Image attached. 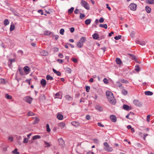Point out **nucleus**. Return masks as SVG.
<instances>
[{
  "instance_id": "27",
  "label": "nucleus",
  "mask_w": 154,
  "mask_h": 154,
  "mask_svg": "<svg viewBox=\"0 0 154 154\" xmlns=\"http://www.w3.org/2000/svg\"><path fill=\"white\" fill-rule=\"evenodd\" d=\"M99 26L101 27H103L104 28L106 29L107 28V25L106 24H100L99 25Z\"/></svg>"
},
{
  "instance_id": "15",
  "label": "nucleus",
  "mask_w": 154,
  "mask_h": 154,
  "mask_svg": "<svg viewBox=\"0 0 154 154\" xmlns=\"http://www.w3.org/2000/svg\"><path fill=\"white\" fill-rule=\"evenodd\" d=\"M110 119L112 122H116V116L114 115H111L110 116Z\"/></svg>"
},
{
  "instance_id": "40",
  "label": "nucleus",
  "mask_w": 154,
  "mask_h": 154,
  "mask_svg": "<svg viewBox=\"0 0 154 154\" xmlns=\"http://www.w3.org/2000/svg\"><path fill=\"white\" fill-rule=\"evenodd\" d=\"M45 145H46L45 146V147H49L50 146H51L49 143H48L47 142L45 141L44 142Z\"/></svg>"
},
{
  "instance_id": "14",
  "label": "nucleus",
  "mask_w": 154,
  "mask_h": 154,
  "mask_svg": "<svg viewBox=\"0 0 154 154\" xmlns=\"http://www.w3.org/2000/svg\"><path fill=\"white\" fill-rule=\"evenodd\" d=\"M55 98H59L61 99L62 97V95L60 93H57L55 94Z\"/></svg>"
},
{
  "instance_id": "13",
  "label": "nucleus",
  "mask_w": 154,
  "mask_h": 154,
  "mask_svg": "<svg viewBox=\"0 0 154 154\" xmlns=\"http://www.w3.org/2000/svg\"><path fill=\"white\" fill-rule=\"evenodd\" d=\"M41 54L43 56H47L48 55V52L44 50H42L40 52Z\"/></svg>"
},
{
  "instance_id": "7",
  "label": "nucleus",
  "mask_w": 154,
  "mask_h": 154,
  "mask_svg": "<svg viewBox=\"0 0 154 154\" xmlns=\"http://www.w3.org/2000/svg\"><path fill=\"white\" fill-rule=\"evenodd\" d=\"M130 9L132 11H135L136 9L137 5L134 3L131 4L129 6Z\"/></svg>"
},
{
  "instance_id": "38",
  "label": "nucleus",
  "mask_w": 154,
  "mask_h": 154,
  "mask_svg": "<svg viewBox=\"0 0 154 154\" xmlns=\"http://www.w3.org/2000/svg\"><path fill=\"white\" fill-rule=\"evenodd\" d=\"M65 70H66V71L69 73H70L71 72V69L69 67H66L65 69Z\"/></svg>"
},
{
  "instance_id": "47",
  "label": "nucleus",
  "mask_w": 154,
  "mask_h": 154,
  "mask_svg": "<svg viewBox=\"0 0 154 154\" xmlns=\"http://www.w3.org/2000/svg\"><path fill=\"white\" fill-rule=\"evenodd\" d=\"M121 82L122 83H124L125 84H127L128 83V81H127V80H125L123 79H122L121 80Z\"/></svg>"
},
{
  "instance_id": "34",
  "label": "nucleus",
  "mask_w": 154,
  "mask_h": 154,
  "mask_svg": "<svg viewBox=\"0 0 154 154\" xmlns=\"http://www.w3.org/2000/svg\"><path fill=\"white\" fill-rule=\"evenodd\" d=\"M91 22V20L90 19H88L85 20V23L86 25H88L90 24Z\"/></svg>"
},
{
  "instance_id": "49",
  "label": "nucleus",
  "mask_w": 154,
  "mask_h": 154,
  "mask_svg": "<svg viewBox=\"0 0 154 154\" xmlns=\"http://www.w3.org/2000/svg\"><path fill=\"white\" fill-rule=\"evenodd\" d=\"M9 61L10 62L11 64V63L13 62H14L15 61V60L14 59H10L9 60Z\"/></svg>"
},
{
  "instance_id": "42",
  "label": "nucleus",
  "mask_w": 154,
  "mask_h": 154,
  "mask_svg": "<svg viewBox=\"0 0 154 154\" xmlns=\"http://www.w3.org/2000/svg\"><path fill=\"white\" fill-rule=\"evenodd\" d=\"M64 32V30L63 29H61L60 31V33L62 35H63Z\"/></svg>"
},
{
  "instance_id": "5",
  "label": "nucleus",
  "mask_w": 154,
  "mask_h": 154,
  "mask_svg": "<svg viewBox=\"0 0 154 154\" xmlns=\"http://www.w3.org/2000/svg\"><path fill=\"white\" fill-rule=\"evenodd\" d=\"M23 70L24 73L26 75L28 74L31 71L30 69L27 66L24 67Z\"/></svg>"
},
{
  "instance_id": "55",
  "label": "nucleus",
  "mask_w": 154,
  "mask_h": 154,
  "mask_svg": "<svg viewBox=\"0 0 154 154\" xmlns=\"http://www.w3.org/2000/svg\"><path fill=\"white\" fill-rule=\"evenodd\" d=\"M52 36H53L54 37H55V39L56 40H57L58 38H59V36L58 35H55L54 34H52Z\"/></svg>"
},
{
  "instance_id": "45",
  "label": "nucleus",
  "mask_w": 154,
  "mask_h": 154,
  "mask_svg": "<svg viewBox=\"0 0 154 154\" xmlns=\"http://www.w3.org/2000/svg\"><path fill=\"white\" fill-rule=\"evenodd\" d=\"M103 82L106 84H107L109 81L108 79H107L106 78H105L103 80Z\"/></svg>"
},
{
  "instance_id": "51",
  "label": "nucleus",
  "mask_w": 154,
  "mask_h": 154,
  "mask_svg": "<svg viewBox=\"0 0 154 154\" xmlns=\"http://www.w3.org/2000/svg\"><path fill=\"white\" fill-rule=\"evenodd\" d=\"M85 15L84 14L80 13V19H82L84 17H85Z\"/></svg>"
},
{
  "instance_id": "32",
  "label": "nucleus",
  "mask_w": 154,
  "mask_h": 154,
  "mask_svg": "<svg viewBox=\"0 0 154 154\" xmlns=\"http://www.w3.org/2000/svg\"><path fill=\"white\" fill-rule=\"evenodd\" d=\"M5 98L8 99H11L12 97L11 96L9 95L8 94H6L5 95Z\"/></svg>"
},
{
  "instance_id": "54",
  "label": "nucleus",
  "mask_w": 154,
  "mask_h": 154,
  "mask_svg": "<svg viewBox=\"0 0 154 154\" xmlns=\"http://www.w3.org/2000/svg\"><path fill=\"white\" fill-rule=\"evenodd\" d=\"M130 55L131 57V58L133 60H135V56L134 55L131 54H130Z\"/></svg>"
},
{
  "instance_id": "1",
  "label": "nucleus",
  "mask_w": 154,
  "mask_h": 154,
  "mask_svg": "<svg viewBox=\"0 0 154 154\" xmlns=\"http://www.w3.org/2000/svg\"><path fill=\"white\" fill-rule=\"evenodd\" d=\"M106 95L110 103L112 105H115L116 99L112 93L110 91H108L106 92Z\"/></svg>"
},
{
  "instance_id": "21",
  "label": "nucleus",
  "mask_w": 154,
  "mask_h": 154,
  "mask_svg": "<svg viewBox=\"0 0 154 154\" xmlns=\"http://www.w3.org/2000/svg\"><path fill=\"white\" fill-rule=\"evenodd\" d=\"M58 126L61 128H63L65 126V124L63 122L59 123L58 124Z\"/></svg>"
},
{
  "instance_id": "19",
  "label": "nucleus",
  "mask_w": 154,
  "mask_h": 154,
  "mask_svg": "<svg viewBox=\"0 0 154 154\" xmlns=\"http://www.w3.org/2000/svg\"><path fill=\"white\" fill-rule=\"evenodd\" d=\"M40 83L42 85L43 87H44L46 85V81L44 79H43L41 81Z\"/></svg>"
},
{
  "instance_id": "24",
  "label": "nucleus",
  "mask_w": 154,
  "mask_h": 154,
  "mask_svg": "<svg viewBox=\"0 0 154 154\" xmlns=\"http://www.w3.org/2000/svg\"><path fill=\"white\" fill-rule=\"evenodd\" d=\"M145 10L148 13H150L151 10V8L148 6H146L145 7Z\"/></svg>"
},
{
  "instance_id": "30",
  "label": "nucleus",
  "mask_w": 154,
  "mask_h": 154,
  "mask_svg": "<svg viewBox=\"0 0 154 154\" xmlns=\"http://www.w3.org/2000/svg\"><path fill=\"white\" fill-rule=\"evenodd\" d=\"M123 109L125 110H128L129 109V106L127 105L124 104L123 106Z\"/></svg>"
},
{
  "instance_id": "3",
  "label": "nucleus",
  "mask_w": 154,
  "mask_h": 154,
  "mask_svg": "<svg viewBox=\"0 0 154 154\" xmlns=\"http://www.w3.org/2000/svg\"><path fill=\"white\" fill-rule=\"evenodd\" d=\"M116 86L119 87L120 89H123L122 91V93L125 95H126L128 93L127 91L125 89H123V87L122 86V85L119 82H116Z\"/></svg>"
},
{
  "instance_id": "4",
  "label": "nucleus",
  "mask_w": 154,
  "mask_h": 154,
  "mask_svg": "<svg viewBox=\"0 0 154 154\" xmlns=\"http://www.w3.org/2000/svg\"><path fill=\"white\" fill-rule=\"evenodd\" d=\"M81 5L84 7L86 9L88 10L90 9V7L88 3L85 1L82 0L81 1Z\"/></svg>"
},
{
  "instance_id": "16",
  "label": "nucleus",
  "mask_w": 154,
  "mask_h": 154,
  "mask_svg": "<svg viewBox=\"0 0 154 154\" xmlns=\"http://www.w3.org/2000/svg\"><path fill=\"white\" fill-rule=\"evenodd\" d=\"M71 124L73 126L76 127H77L79 125V124L78 122L75 121L72 122Z\"/></svg>"
},
{
  "instance_id": "9",
  "label": "nucleus",
  "mask_w": 154,
  "mask_h": 154,
  "mask_svg": "<svg viewBox=\"0 0 154 154\" xmlns=\"http://www.w3.org/2000/svg\"><path fill=\"white\" fill-rule=\"evenodd\" d=\"M58 141L59 145L61 146L62 147H63L65 146V143L63 139L62 138H60L59 139Z\"/></svg>"
},
{
  "instance_id": "26",
  "label": "nucleus",
  "mask_w": 154,
  "mask_h": 154,
  "mask_svg": "<svg viewBox=\"0 0 154 154\" xmlns=\"http://www.w3.org/2000/svg\"><path fill=\"white\" fill-rule=\"evenodd\" d=\"M144 93L146 95H152L153 94V93L150 91H145Z\"/></svg>"
},
{
  "instance_id": "23",
  "label": "nucleus",
  "mask_w": 154,
  "mask_h": 154,
  "mask_svg": "<svg viewBox=\"0 0 154 154\" xmlns=\"http://www.w3.org/2000/svg\"><path fill=\"white\" fill-rule=\"evenodd\" d=\"M93 38L97 39L99 38V35L97 33H95L92 35Z\"/></svg>"
},
{
  "instance_id": "52",
  "label": "nucleus",
  "mask_w": 154,
  "mask_h": 154,
  "mask_svg": "<svg viewBox=\"0 0 154 154\" xmlns=\"http://www.w3.org/2000/svg\"><path fill=\"white\" fill-rule=\"evenodd\" d=\"M122 37V35H119L117 36H116V40L120 39Z\"/></svg>"
},
{
  "instance_id": "46",
  "label": "nucleus",
  "mask_w": 154,
  "mask_h": 154,
  "mask_svg": "<svg viewBox=\"0 0 154 154\" xmlns=\"http://www.w3.org/2000/svg\"><path fill=\"white\" fill-rule=\"evenodd\" d=\"M46 128H47V131L48 132L50 131V129L49 128V125L48 124H47L46 125Z\"/></svg>"
},
{
  "instance_id": "56",
  "label": "nucleus",
  "mask_w": 154,
  "mask_h": 154,
  "mask_svg": "<svg viewBox=\"0 0 154 154\" xmlns=\"http://www.w3.org/2000/svg\"><path fill=\"white\" fill-rule=\"evenodd\" d=\"M94 142L96 143H98L99 140L97 139H93Z\"/></svg>"
},
{
  "instance_id": "37",
  "label": "nucleus",
  "mask_w": 154,
  "mask_h": 154,
  "mask_svg": "<svg viewBox=\"0 0 154 154\" xmlns=\"http://www.w3.org/2000/svg\"><path fill=\"white\" fill-rule=\"evenodd\" d=\"M9 21L7 19H5L4 21V24L5 26L8 25L9 24Z\"/></svg>"
},
{
  "instance_id": "53",
  "label": "nucleus",
  "mask_w": 154,
  "mask_h": 154,
  "mask_svg": "<svg viewBox=\"0 0 154 154\" xmlns=\"http://www.w3.org/2000/svg\"><path fill=\"white\" fill-rule=\"evenodd\" d=\"M59 49L58 48L56 47H54L53 48V51H54L55 52H57L58 51Z\"/></svg>"
},
{
  "instance_id": "18",
  "label": "nucleus",
  "mask_w": 154,
  "mask_h": 154,
  "mask_svg": "<svg viewBox=\"0 0 154 154\" xmlns=\"http://www.w3.org/2000/svg\"><path fill=\"white\" fill-rule=\"evenodd\" d=\"M57 118L60 120H62L63 119V116L60 113H58L57 115Z\"/></svg>"
},
{
  "instance_id": "39",
  "label": "nucleus",
  "mask_w": 154,
  "mask_h": 154,
  "mask_svg": "<svg viewBox=\"0 0 154 154\" xmlns=\"http://www.w3.org/2000/svg\"><path fill=\"white\" fill-rule=\"evenodd\" d=\"M17 149L16 148L12 151V153L14 154H19V153L17 152Z\"/></svg>"
},
{
  "instance_id": "57",
  "label": "nucleus",
  "mask_w": 154,
  "mask_h": 154,
  "mask_svg": "<svg viewBox=\"0 0 154 154\" xmlns=\"http://www.w3.org/2000/svg\"><path fill=\"white\" fill-rule=\"evenodd\" d=\"M90 89V87L89 86H86V91L87 92H89Z\"/></svg>"
},
{
  "instance_id": "61",
  "label": "nucleus",
  "mask_w": 154,
  "mask_h": 154,
  "mask_svg": "<svg viewBox=\"0 0 154 154\" xmlns=\"http://www.w3.org/2000/svg\"><path fill=\"white\" fill-rule=\"evenodd\" d=\"M79 13V10L78 9H76L74 11V13L75 14H77Z\"/></svg>"
},
{
  "instance_id": "63",
  "label": "nucleus",
  "mask_w": 154,
  "mask_h": 154,
  "mask_svg": "<svg viewBox=\"0 0 154 154\" xmlns=\"http://www.w3.org/2000/svg\"><path fill=\"white\" fill-rule=\"evenodd\" d=\"M150 115H148L147 116V118H146V120L147 122H149L150 121Z\"/></svg>"
},
{
  "instance_id": "62",
  "label": "nucleus",
  "mask_w": 154,
  "mask_h": 154,
  "mask_svg": "<svg viewBox=\"0 0 154 154\" xmlns=\"http://www.w3.org/2000/svg\"><path fill=\"white\" fill-rule=\"evenodd\" d=\"M86 119L88 120H89L90 119L91 117H90V116L89 115H86Z\"/></svg>"
},
{
  "instance_id": "44",
  "label": "nucleus",
  "mask_w": 154,
  "mask_h": 154,
  "mask_svg": "<svg viewBox=\"0 0 154 154\" xmlns=\"http://www.w3.org/2000/svg\"><path fill=\"white\" fill-rule=\"evenodd\" d=\"M14 25H11L10 27V30L11 31L14 30Z\"/></svg>"
},
{
  "instance_id": "29",
  "label": "nucleus",
  "mask_w": 154,
  "mask_h": 154,
  "mask_svg": "<svg viewBox=\"0 0 154 154\" xmlns=\"http://www.w3.org/2000/svg\"><path fill=\"white\" fill-rule=\"evenodd\" d=\"M7 81L4 79H2L0 78V83L5 84L6 83Z\"/></svg>"
},
{
  "instance_id": "25",
  "label": "nucleus",
  "mask_w": 154,
  "mask_h": 154,
  "mask_svg": "<svg viewBox=\"0 0 154 154\" xmlns=\"http://www.w3.org/2000/svg\"><path fill=\"white\" fill-rule=\"evenodd\" d=\"M105 150L108 152H111L112 151V147L108 146V147L107 148H104Z\"/></svg>"
},
{
  "instance_id": "48",
  "label": "nucleus",
  "mask_w": 154,
  "mask_h": 154,
  "mask_svg": "<svg viewBox=\"0 0 154 154\" xmlns=\"http://www.w3.org/2000/svg\"><path fill=\"white\" fill-rule=\"evenodd\" d=\"M135 34V32L134 31H132L130 34V35L131 37H134Z\"/></svg>"
},
{
  "instance_id": "33",
  "label": "nucleus",
  "mask_w": 154,
  "mask_h": 154,
  "mask_svg": "<svg viewBox=\"0 0 154 154\" xmlns=\"http://www.w3.org/2000/svg\"><path fill=\"white\" fill-rule=\"evenodd\" d=\"M66 98L69 100H71L72 99V97L69 95H67L65 96Z\"/></svg>"
},
{
  "instance_id": "6",
  "label": "nucleus",
  "mask_w": 154,
  "mask_h": 154,
  "mask_svg": "<svg viewBox=\"0 0 154 154\" xmlns=\"http://www.w3.org/2000/svg\"><path fill=\"white\" fill-rule=\"evenodd\" d=\"M133 103L135 105L139 107H141L142 106V104L138 100H134L133 101Z\"/></svg>"
},
{
  "instance_id": "50",
  "label": "nucleus",
  "mask_w": 154,
  "mask_h": 154,
  "mask_svg": "<svg viewBox=\"0 0 154 154\" xmlns=\"http://www.w3.org/2000/svg\"><path fill=\"white\" fill-rule=\"evenodd\" d=\"M28 139L25 137L23 141V143H26L28 142Z\"/></svg>"
},
{
  "instance_id": "10",
  "label": "nucleus",
  "mask_w": 154,
  "mask_h": 154,
  "mask_svg": "<svg viewBox=\"0 0 154 154\" xmlns=\"http://www.w3.org/2000/svg\"><path fill=\"white\" fill-rule=\"evenodd\" d=\"M136 42V43L141 45H144L146 44L145 42L144 41H140L139 40H137Z\"/></svg>"
},
{
  "instance_id": "43",
  "label": "nucleus",
  "mask_w": 154,
  "mask_h": 154,
  "mask_svg": "<svg viewBox=\"0 0 154 154\" xmlns=\"http://www.w3.org/2000/svg\"><path fill=\"white\" fill-rule=\"evenodd\" d=\"M45 97L44 95H42L40 97V99L41 100H45Z\"/></svg>"
},
{
  "instance_id": "31",
  "label": "nucleus",
  "mask_w": 154,
  "mask_h": 154,
  "mask_svg": "<svg viewBox=\"0 0 154 154\" xmlns=\"http://www.w3.org/2000/svg\"><path fill=\"white\" fill-rule=\"evenodd\" d=\"M74 8L72 7L70 9L68 10V13L69 14H71L73 11L74 10Z\"/></svg>"
},
{
  "instance_id": "41",
  "label": "nucleus",
  "mask_w": 154,
  "mask_h": 154,
  "mask_svg": "<svg viewBox=\"0 0 154 154\" xmlns=\"http://www.w3.org/2000/svg\"><path fill=\"white\" fill-rule=\"evenodd\" d=\"M27 115L28 116H33L35 115V114L33 112H28Z\"/></svg>"
},
{
  "instance_id": "60",
  "label": "nucleus",
  "mask_w": 154,
  "mask_h": 154,
  "mask_svg": "<svg viewBox=\"0 0 154 154\" xmlns=\"http://www.w3.org/2000/svg\"><path fill=\"white\" fill-rule=\"evenodd\" d=\"M13 138L12 137H10L8 138V141L12 142L13 141Z\"/></svg>"
},
{
  "instance_id": "64",
  "label": "nucleus",
  "mask_w": 154,
  "mask_h": 154,
  "mask_svg": "<svg viewBox=\"0 0 154 154\" xmlns=\"http://www.w3.org/2000/svg\"><path fill=\"white\" fill-rule=\"evenodd\" d=\"M58 56L60 58H63V54L61 53L59 54Z\"/></svg>"
},
{
  "instance_id": "2",
  "label": "nucleus",
  "mask_w": 154,
  "mask_h": 154,
  "mask_svg": "<svg viewBox=\"0 0 154 154\" xmlns=\"http://www.w3.org/2000/svg\"><path fill=\"white\" fill-rule=\"evenodd\" d=\"M86 39L84 37H82L79 41L77 43L76 45L79 48H81L83 46L84 43L86 41Z\"/></svg>"
},
{
  "instance_id": "8",
  "label": "nucleus",
  "mask_w": 154,
  "mask_h": 154,
  "mask_svg": "<svg viewBox=\"0 0 154 154\" xmlns=\"http://www.w3.org/2000/svg\"><path fill=\"white\" fill-rule=\"evenodd\" d=\"M24 100L27 103L30 104L32 102V98L29 96H27L25 97Z\"/></svg>"
},
{
  "instance_id": "36",
  "label": "nucleus",
  "mask_w": 154,
  "mask_h": 154,
  "mask_svg": "<svg viewBox=\"0 0 154 154\" xmlns=\"http://www.w3.org/2000/svg\"><path fill=\"white\" fill-rule=\"evenodd\" d=\"M135 69L136 71L139 72L140 70V67L139 65H136L135 66Z\"/></svg>"
},
{
  "instance_id": "20",
  "label": "nucleus",
  "mask_w": 154,
  "mask_h": 154,
  "mask_svg": "<svg viewBox=\"0 0 154 154\" xmlns=\"http://www.w3.org/2000/svg\"><path fill=\"white\" fill-rule=\"evenodd\" d=\"M53 71L56 74L57 76H60L61 74L60 72L59 71H57L56 70L54 69H53Z\"/></svg>"
},
{
  "instance_id": "59",
  "label": "nucleus",
  "mask_w": 154,
  "mask_h": 154,
  "mask_svg": "<svg viewBox=\"0 0 154 154\" xmlns=\"http://www.w3.org/2000/svg\"><path fill=\"white\" fill-rule=\"evenodd\" d=\"M70 31L71 32H73L75 30L74 28L73 27H71L69 28Z\"/></svg>"
},
{
  "instance_id": "28",
  "label": "nucleus",
  "mask_w": 154,
  "mask_h": 154,
  "mask_svg": "<svg viewBox=\"0 0 154 154\" xmlns=\"http://www.w3.org/2000/svg\"><path fill=\"white\" fill-rule=\"evenodd\" d=\"M51 34H52L53 33L48 31H46L44 32L45 35H49Z\"/></svg>"
},
{
  "instance_id": "12",
  "label": "nucleus",
  "mask_w": 154,
  "mask_h": 154,
  "mask_svg": "<svg viewBox=\"0 0 154 154\" xmlns=\"http://www.w3.org/2000/svg\"><path fill=\"white\" fill-rule=\"evenodd\" d=\"M116 63L118 65H121L122 64V62L119 58H116Z\"/></svg>"
},
{
  "instance_id": "17",
  "label": "nucleus",
  "mask_w": 154,
  "mask_h": 154,
  "mask_svg": "<svg viewBox=\"0 0 154 154\" xmlns=\"http://www.w3.org/2000/svg\"><path fill=\"white\" fill-rule=\"evenodd\" d=\"M96 109L99 111H102L103 110V108L100 106L96 105L95 106Z\"/></svg>"
},
{
  "instance_id": "58",
  "label": "nucleus",
  "mask_w": 154,
  "mask_h": 154,
  "mask_svg": "<svg viewBox=\"0 0 154 154\" xmlns=\"http://www.w3.org/2000/svg\"><path fill=\"white\" fill-rule=\"evenodd\" d=\"M103 145L105 146L104 148H107L108 147V146H109V145L108 144V143L107 142H105L103 143Z\"/></svg>"
},
{
  "instance_id": "35",
  "label": "nucleus",
  "mask_w": 154,
  "mask_h": 154,
  "mask_svg": "<svg viewBox=\"0 0 154 154\" xmlns=\"http://www.w3.org/2000/svg\"><path fill=\"white\" fill-rule=\"evenodd\" d=\"M41 138V137L40 136L38 135H36L34 136L33 137V140H35L36 139H39Z\"/></svg>"
},
{
  "instance_id": "22",
  "label": "nucleus",
  "mask_w": 154,
  "mask_h": 154,
  "mask_svg": "<svg viewBox=\"0 0 154 154\" xmlns=\"http://www.w3.org/2000/svg\"><path fill=\"white\" fill-rule=\"evenodd\" d=\"M146 2L147 4L150 5L154 4V0H146Z\"/></svg>"
},
{
  "instance_id": "11",
  "label": "nucleus",
  "mask_w": 154,
  "mask_h": 154,
  "mask_svg": "<svg viewBox=\"0 0 154 154\" xmlns=\"http://www.w3.org/2000/svg\"><path fill=\"white\" fill-rule=\"evenodd\" d=\"M32 118L35 120L34 122H33V124H35L38 123L39 121V119L37 117H33Z\"/></svg>"
}]
</instances>
